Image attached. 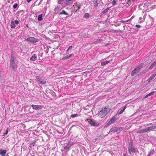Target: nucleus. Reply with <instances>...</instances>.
I'll list each match as a JSON object with an SVG mask.
<instances>
[{"mask_svg": "<svg viewBox=\"0 0 156 156\" xmlns=\"http://www.w3.org/2000/svg\"><path fill=\"white\" fill-rule=\"evenodd\" d=\"M17 68V64L15 61V58L13 56L12 54L10 58L9 69L15 71L16 70Z\"/></svg>", "mask_w": 156, "mask_h": 156, "instance_id": "f257e3e1", "label": "nucleus"}, {"mask_svg": "<svg viewBox=\"0 0 156 156\" xmlns=\"http://www.w3.org/2000/svg\"><path fill=\"white\" fill-rule=\"evenodd\" d=\"M110 111V109L108 107H105L99 112V115L101 118H102L105 116Z\"/></svg>", "mask_w": 156, "mask_h": 156, "instance_id": "f03ea898", "label": "nucleus"}, {"mask_svg": "<svg viewBox=\"0 0 156 156\" xmlns=\"http://www.w3.org/2000/svg\"><path fill=\"white\" fill-rule=\"evenodd\" d=\"M143 63H141L137 67L135 68L131 72V75L132 76H133L139 72V70L143 66Z\"/></svg>", "mask_w": 156, "mask_h": 156, "instance_id": "7ed1b4c3", "label": "nucleus"}, {"mask_svg": "<svg viewBox=\"0 0 156 156\" xmlns=\"http://www.w3.org/2000/svg\"><path fill=\"white\" fill-rule=\"evenodd\" d=\"M25 40L31 43H35L38 42L39 40L33 37H29L26 39Z\"/></svg>", "mask_w": 156, "mask_h": 156, "instance_id": "20e7f679", "label": "nucleus"}, {"mask_svg": "<svg viewBox=\"0 0 156 156\" xmlns=\"http://www.w3.org/2000/svg\"><path fill=\"white\" fill-rule=\"evenodd\" d=\"M88 123L91 126L95 127H98L99 126V125L98 123L93 121L92 120L89 121Z\"/></svg>", "mask_w": 156, "mask_h": 156, "instance_id": "39448f33", "label": "nucleus"}, {"mask_svg": "<svg viewBox=\"0 0 156 156\" xmlns=\"http://www.w3.org/2000/svg\"><path fill=\"white\" fill-rule=\"evenodd\" d=\"M31 107L33 109L35 110L40 109L42 108V106L41 105H32Z\"/></svg>", "mask_w": 156, "mask_h": 156, "instance_id": "423d86ee", "label": "nucleus"}, {"mask_svg": "<svg viewBox=\"0 0 156 156\" xmlns=\"http://www.w3.org/2000/svg\"><path fill=\"white\" fill-rule=\"evenodd\" d=\"M116 127L112 128L110 130L109 133L111 134H112L115 132H117Z\"/></svg>", "mask_w": 156, "mask_h": 156, "instance_id": "0eeeda50", "label": "nucleus"}, {"mask_svg": "<svg viewBox=\"0 0 156 156\" xmlns=\"http://www.w3.org/2000/svg\"><path fill=\"white\" fill-rule=\"evenodd\" d=\"M148 131L147 127L144 129H141L139 130L138 132V133H145L146 132H147Z\"/></svg>", "mask_w": 156, "mask_h": 156, "instance_id": "6e6552de", "label": "nucleus"}, {"mask_svg": "<svg viewBox=\"0 0 156 156\" xmlns=\"http://www.w3.org/2000/svg\"><path fill=\"white\" fill-rule=\"evenodd\" d=\"M116 119V118L115 117H113L112 118L110 119V121L108 122L109 125L113 123Z\"/></svg>", "mask_w": 156, "mask_h": 156, "instance_id": "1a4fd4ad", "label": "nucleus"}, {"mask_svg": "<svg viewBox=\"0 0 156 156\" xmlns=\"http://www.w3.org/2000/svg\"><path fill=\"white\" fill-rule=\"evenodd\" d=\"M128 150L130 154H131V151L133 153H135L136 152V150L134 147L130 148H129Z\"/></svg>", "mask_w": 156, "mask_h": 156, "instance_id": "9d476101", "label": "nucleus"}, {"mask_svg": "<svg viewBox=\"0 0 156 156\" xmlns=\"http://www.w3.org/2000/svg\"><path fill=\"white\" fill-rule=\"evenodd\" d=\"M6 152L7 151L6 150H0V154L2 156H5L6 154Z\"/></svg>", "mask_w": 156, "mask_h": 156, "instance_id": "9b49d317", "label": "nucleus"}, {"mask_svg": "<svg viewBox=\"0 0 156 156\" xmlns=\"http://www.w3.org/2000/svg\"><path fill=\"white\" fill-rule=\"evenodd\" d=\"M73 55V54H70L69 55H68L66 56L64 58H62V60H65L66 59H68L69 58H71Z\"/></svg>", "mask_w": 156, "mask_h": 156, "instance_id": "f8f14e48", "label": "nucleus"}, {"mask_svg": "<svg viewBox=\"0 0 156 156\" xmlns=\"http://www.w3.org/2000/svg\"><path fill=\"white\" fill-rule=\"evenodd\" d=\"M81 5L80 4L77 5V4L75 6L73 5V6H75V9H76L75 12H76L77 10H79L80 8Z\"/></svg>", "mask_w": 156, "mask_h": 156, "instance_id": "ddd939ff", "label": "nucleus"}, {"mask_svg": "<svg viewBox=\"0 0 156 156\" xmlns=\"http://www.w3.org/2000/svg\"><path fill=\"white\" fill-rule=\"evenodd\" d=\"M156 66V60L153 63L152 65L150 66L149 69H152L153 68Z\"/></svg>", "mask_w": 156, "mask_h": 156, "instance_id": "4468645a", "label": "nucleus"}, {"mask_svg": "<svg viewBox=\"0 0 156 156\" xmlns=\"http://www.w3.org/2000/svg\"><path fill=\"white\" fill-rule=\"evenodd\" d=\"M147 128L148 131L152 130L154 129H156V126H153L147 127Z\"/></svg>", "mask_w": 156, "mask_h": 156, "instance_id": "2eb2a0df", "label": "nucleus"}, {"mask_svg": "<svg viewBox=\"0 0 156 156\" xmlns=\"http://www.w3.org/2000/svg\"><path fill=\"white\" fill-rule=\"evenodd\" d=\"M37 59V57L36 55L35 54H34L32 56V57L30 58V60L35 61Z\"/></svg>", "mask_w": 156, "mask_h": 156, "instance_id": "dca6fc26", "label": "nucleus"}, {"mask_svg": "<svg viewBox=\"0 0 156 156\" xmlns=\"http://www.w3.org/2000/svg\"><path fill=\"white\" fill-rule=\"evenodd\" d=\"M92 2H93L94 7L95 8L98 7V3L97 0H93Z\"/></svg>", "mask_w": 156, "mask_h": 156, "instance_id": "f3484780", "label": "nucleus"}, {"mask_svg": "<svg viewBox=\"0 0 156 156\" xmlns=\"http://www.w3.org/2000/svg\"><path fill=\"white\" fill-rule=\"evenodd\" d=\"M70 146L69 144H67L66 145H64V149L66 150V151H68L69 150Z\"/></svg>", "mask_w": 156, "mask_h": 156, "instance_id": "a211bd4d", "label": "nucleus"}, {"mask_svg": "<svg viewBox=\"0 0 156 156\" xmlns=\"http://www.w3.org/2000/svg\"><path fill=\"white\" fill-rule=\"evenodd\" d=\"M117 132L118 133H120L124 129V127H116Z\"/></svg>", "mask_w": 156, "mask_h": 156, "instance_id": "6ab92c4d", "label": "nucleus"}, {"mask_svg": "<svg viewBox=\"0 0 156 156\" xmlns=\"http://www.w3.org/2000/svg\"><path fill=\"white\" fill-rule=\"evenodd\" d=\"M110 7H109L105 9L104 10L102 13L104 14H106L107 13L108 11L110 10Z\"/></svg>", "mask_w": 156, "mask_h": 156, "instance_id": "aec40b11", "label": "nucleus"}, {"mask_svg": "<svg viewBox=\"0 0 156 156\" xmlns=\"http://www.w3.org/2000/svg\"><path fill=\"white\" fill-rule=\"evenodd\" d=\"M43 14L39 15L38 17V20L39 21H41L43 20Z\"/></svg>", "mask_w": 156, "mask_h": 156, "instance_id": "412c9836", "label": "nucleus"}, {"mask_svg": "<svg viewBox=\"0 0 156 156\" xmlns=\"http://www.w3.org/2000/svg\"><path fill=\"white\" fill-rule=\"evenodd\" d=\"M110 62L109 61H105L101 62V64L102 66H104L108 63Z\"/></svg>", "mask_w": 156, "mask_h": 156, "instance_id": "4be33fe9", "label": "nucleus"}, {"mask_svg": "<svg viewBox=\"0 0 156 156\" xmlns=\"http://www.w3.org/2000/svg\"><path fill=\"white\" fill-rule=\"evenodd\" d=\"M16 27V25L15 24L14 22L12 21L11 22V27L12 28H14Z\"/></svg>", "mask_w": 156, "mask_h": 156, "instance_id": "5701e85b", "label": "nucleus"}, {"mask_svg": "<svg viewBox=\"0 0 156 156\" xmlns=\"http://www.w3.org/2000/svg\"><path fill=\"white\" fill-rule=\"evenodd\" d=\"M133 141H131L129 144L128 148L133 147Z\"/></svg>", "mask_w": 156, "mask_h": 156, "instance_id": "b1692460", "label": "nucleus"}, {"mask_svg": "<svg viewBox=\"0 0 156 156\" xmlns=\"http://www.w3.org/2000/svg\"><path fill=\"white\" fill-rule=\"evenodd\" d=\"M102 41V40L101 39H99L97 41H95L94 42V43L95 44H98V43H99L100 42H101Z\"/></svg>", "mask_w": 156, "mask_h": 156, "instance_id": "393cba45", "label": "nucleus"}, {"mask_svg": "<svg viewBox=\"0 0 156 156\" xmlns=\"http://www.w3.org/2000/svg\"><path fill=\"white\" fill-rule=\"evenodd\" d=\"M62 14H64L66 15H68V13L66 12L64 10H63L62 12H60L59 14L60 15H62Z\"/></svg>", "mask_w": 156, "mask_h": 156, "instance_id": "a878e982", "label": "nucleus"}, {"mask_svg": "<svg viewBox=\"0 0 156 156\" xmlns=\"http://www.w3.org/2000/svg\"><path fill=\"white\" fill-rule=\"evenodd\" d=\"M126 106H125L123 108L122 110H121L118 113V114L119 115L121 114H122L125 110V109L126 108Z\"/></svg>", "mask_w": 156, "mask_h": 156, "instance_id": "bb28decb", "label": "nucleus"}, {"mask_svg": "<svg viewBox=\"0 0 156 156\" xmlns=\"http://www.w3.org/2000/svg\"><path fill=\"white\" fill-rule=\"evenodd\" d=\"M36 80L37 82H38V83H39L41 80L39 76H36Z\"/></svg>", "mask_w": 156, "mask_h": 156, "instance_id": "cd10ccee", "label": "nucleus"}, {"mask_svg": "<svg viewBox=\"0 0 156 156\" xmlns=\"http://www.w3.org/2000/svg\"><path fill=\"white\" fill-rule=\"evenodd\" d=\"M155 92L154 91H152L150 93L148 94L145 97V98H147L149 96H151L152 94Z\"/></svg>", "mask_w": 156, "mask_h": 156, "instance_id": "c85d7f7f", "label": "nucleus"}, {"mask_svg": "<svg viewBox=\"0 0 156 156\" xmlns=\"http://www.w3.org/2000/svg\"><path fill=\"white\" fill-rule=\"evenodd\" d=\"M78 115L77 114H72L71 115V117L72 118H74L75 117L78 116Z\"/></svg>", "mask_w": 156, "mask_h": 156, "instance_id": "c756f323", "label": "nucleus"}, {"mask_svg": "<svg viewBox=\"0 0 156 156\" xmlns=\"http://www.w3.org/2000/svg\"><path fill=\"white\" fill-rule=\"evenodd\" d=\"M84 17L85 18H88L89 17V15L88 13H86L84 15Z\"/></svg>", "mask_w": 156, "mask_h": 156, "instance_id": "7c9ffc66", "label": "nucleus"}, {"mask_svg": "<svg viewBox=\"0 0 156 156\" xmlns=\"http://www.w3.org/2000/svg\"><path fill=\"white\" fill-rule=\"evenodd\" d=\"M46 83V81L45 80L41 81V80L40 81L39 83L41 84H45Z\"/></svg>", "mask_w": 156, "mask_h": 156, "instance_id": "2f4dec72", "label": "nucleus"}, {"mask_svg": "<svg viewBox=\"0 0 156 156\" xmlns=\"http://www.w3.org/2000/svg\"><path fill=\"white\" fill-rule=\"evenodd\" d=\"M60 8V6H57L55 7L54 9V11H56L58 10Z\"/></svg>", "mask_w": 156, "mask_h": 156, "instance_id": "473e14b6", "label": "nucleus"}, {"mask_svg": "<svg viewBox=\"0 0 156 156\" xmlns=\"http://www.w3.org/2000/svg\"><path fill=\"white\" fill-rule=\"evenodd\" d=\"M153 78L151 76L147 80V81L148 82H150L153 79Z\"/></svg>", "mask_w": 156, "mask_h": 156, "instance_id": "72a5a7b5", "label": "nucleus"}, {"mask_svg": "<svg viewBox=\"0 0 156 156\" xmlns=\"http://www.w3.org/2000/svg\"><path fill=\"white\" fill-rule=\"evenodd\" d=\"M17 6L18 5L16 3H15L13 5V8L14 9H15L17 7Z\"/></svg>", "mask_w": 156, "mask_h": 156, "instance_id": "f704fd0d", "label": "nucleus"}, {"mask_svg": "<svg viewBox=\"0 0 156 156\" xmlns=\"http://www.w3.org/2000/svg\"><path fill=\"white\" fill-rule=\"evenodd\" d=\"M131 18L130 19H129V20H126V21L121 20L120 22L121 23H125V22H128L129 20H131Z\"/></svg>", "mask_w": 156, "mask_h": 156, "instance_id": "c9c22d12", "label": "nucleus"}, {"mask_svg": "<svg viewBox=\"0 0 156 156\" xmlns=\"http://www.w3.org/2000/svg\"><path fill=\"white\" fill-rule=\"evenodd\" d=\"M8 133V129H7L6 131L4 133L3 135H6Z\"/></svg>", "mask_w": 156, "mask_h": 156, "instance_id": "e433bc0d", "label": "nucleus"}, {"mask_svg": "<svg viewBox=\"0 0 156 156\" xmlns=\"http://www.w3.org/2000/svg\"><path fill=\"white\" fill-rule=\"evenodd\" d=\"M73 48V47L72 46H71L69 47L68 48L67 50L66 51H68L70 49H71L72 48Z\"/></svg>", "mask_w": 156, "mask_h": 156, "instance_id": "4c0bfd02", "label": "nucleus"}, {"mask_svg": "<svg viewBox=\"0 0 156 156\" xmlns=\"http://www.w3.org/2000/svg\"><path fill=\"white\" fill-rule=\"evenodd\" d=\"M116 2V1L114 0H113L112 2V5H114L115 4Z\"/></svg>", "mask_w": 156, "mask_h": 156, "instance_id": "58836bf2", "label": "nucleus"}, {"mask_svg": "<svg viewBox=\"0 0 156 156\" xmlns=\"http://www.w3.org/2000/svg\"><path fill=\"white\" fill-rule=\"evenodd\" d=\"M14 22V23H15L16 25H18L19 23V22L18 20H17L15 21V22Z\"/></svg>", "mask_w": 156, "mask_h": 156, "instance_id": "ea45409f", "label": "nucleus"}, {"mask_svg": "<svg viewBox=\"0 0 156 156\" xmlns=\"http://www.w3.org/2000/svg\"><path fill=\"white\" fill-rule=\"evenodd\" d=\"M156 76V73H154L153 74L152 76H151L153 78H154V77Z\"/></svg>", "mask_w": 156, "mask_h": 156, "instance_id": "a19ab883", "label": "nucleus"}, {"mask_svg": "<svg viewBox=\"0 0 156 156\" xmlns=\"http://www.w3.org/2000/svg\"><path fill=\"white\" fill-rule=\"evenodd\" d=\"M136 27L138 28H140L141 27V26L139 25H136Z\"/></svg>", "mask_w": 156, "mask_h": 156, "instance_id": "79ce46f5", "label": "nucleus"}, {"mask_svg": "<svg viewBox=\"0 0 156 156\" xmlns=\"http://www.w3.org/2000/svg\"><path fill=\"white\" fill-rule=\"evenodd\" d=\"M64 0H59L58 1V2H62Z\"/></svg>", "mask_w": 156, "mask_h": 156, "instance_id": "37998d69", "label": "nucleus"}, {"mask_svg": "<svg viewBox=\"0 0 156 156\" xmlns=\"http://www.w3.org/2000/svg\"><path fill=\"white\" fill-rule=\"evenodd\" d=\"M32 0H27V1L29 3L31 1H32Z\"/></svg>", "mask_w": 156, "mask_h": 156, "instance_id": "c03bdc74", "label": "nucleus"}, {"mask_svg": "<svg viewBox=\"0 0 156 156\" xmlns=\"http://www.w3.org/2000/svg\"><path fill=\"white\" fill-rule=\"evenodd\" d=\"M10 0H7V2L8 3H9L10 2Z\"/></svg>", "mask_w": 156, "mask_h": 156, "instance_id": "a18cd8bd", "label": "nucleus"}, {"mask_svg": "<svg viewBox=\"0 0 156 156\" xmlns=\"http://www.w3.org/2000/svg\"><path fill=\"white\" fill-rule=\"evenodd\" d=\"M151 123L148 124L147 125V126H149V125H151Z\"/></svg>", "mask_w": 156, "mask_h": 156, "instance_id": "49530a36", "label": "nucleus"}, {"mask_svg": "<svg viewBox=\"0 0 156 156\" xmlns=\"http://www.w3.org/2000/svg\"><path fill=\"white\" fill-rule=\"evenodd\" d=\"M154 151H151V153H152V154H154Z\"/></svg>", "mask_w": 156, "mask_h": 156, "instance_id": "de8ad7c7", "label": "nucleus"}, {"mask_svg": "<svg viewBox=\"0 0 156 156\" xmlns=\"http://www.w3.org/2000/svg\"><path fill=\"white\" fill-rule=\"evenodd\" d=\"M141 19H142V17H140V18H139V19H140V20H141Z\"/></svg>", "mask_w": 156, "mask_h": 156, "instance_id": "09e8293b", "label": "nucleus"}, {"mask_svg": "<svg viewBox=\"0 0 156 156\" xmlns=\"http://www.w3.org/2000/svg\"><path fill=\"white\" fill-rule=\"evenodd\" d=\"M26 27H28V24H27V25H26Z\"/></svg>", "mask_w": 156, "mask_h": 156, "instance_id": "8fccbe9b", "label": "nucleus"}, {"mask_svg": "<svg viewBox=\"0 0 156 156\" xmlns=\"http://www.w3.org/2000/svg\"><path fill=\"white\" fill-rule=\"evenodd\" d=\"M109 44V43H107L106 45V46H107Z\"/></svg>", "mask_w": 156, "mask_h": 156, "instance_id": "3c124183", "label": "nucleus"}, {"mask_svg": "<svg viewBox=\"0 0 156 156\" xmlns=\"http://www.w3.org/2000/svg\"><path fill=\"white\" fill-rule=\"evenodd\" d=\"M41 2H39V3L38 4V5H40V4H41Z\"/></svg>", "mask_w": 156, "mask_h": 156, "instance_id": "603ef678", "label": "nucleus"}, {"mask_svg": "<svg viewBox=\"0 0 156 156\" xmlns=\"http://www.w3.org/2000/svg\"><path fill=\"white\" fill-rule=\"evenodd\" d=\"M123 156H126V154H124Z\"/></svg>", "mask_w": 156, "mask_h": 156, "instance_id": "864d4df0", "label": "nucleus"}, {"mask_svg": "<svg viewBox=\"0 0 156 156\" xmlns=\"http://www.w3.org/2000/svg\"><path fill=\"white\" fill-rule=\"evenodd\" d=\"M150 154H151V153H149V154H148V155H150Z\"/></svg>", "mask_w": 156, "mask_h": 156, "instance_id": "5fc2aeb1", "label": "nucleus"}, {"mask_svg": "<svg viewBox=\"0 0 156 156\" xmlns=\"http://www.w3.org/2000/svg\"><path fill=\"white\" fill-rule=\"evenodd\" d=\"M144 126H145V125H144Z\"/></svg>", "mask_w": 156, "mask_h": 156, "instance_id": "6e6d98bb", "label": "nucleus"}]
</instances>
